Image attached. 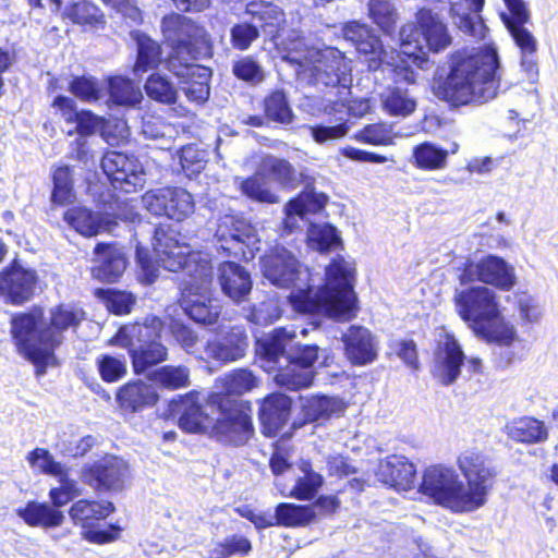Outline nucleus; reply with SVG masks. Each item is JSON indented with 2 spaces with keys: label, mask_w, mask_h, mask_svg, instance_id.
Wrapping results in <instances>:
<instances>
[{
  "label": "nucleus",
  "mask_w": 558,
  "mask_h": 558,
  "mask_svg": "<svg viewBox=\"0 0 558 558\" xmlns=\"http://www.w3.org/2000/svg\"><path fill=\"white\" fill-rule=\"evenodd\" d=\"M208 153L196 144H189L178 151L181 171L189 179L197 177L206 167Z\"/></svg>",
  "instance_id": "nucleus-57"
},
{
  "label": "nucleus",
  "mask_w": 558,
  "mask_h": 558,
  "mask_svg": "<svg viewBox=\"0 0 558 558\" xmlns=\"http://www.w3.org/2000/svg\"><path fill=\"white\" fill-rule=\"evenodd\" d=\"M354 284V268L337 255L325 268L324 286L293 289L288 299L295 312L313 316L314 329H317L322 326L320 319L349 322L355 317L359 307Z\"/></svg>",
  "instance_id": "nucleus-3"
},
{
  "label": "nucleus",
  "mask_w": 558,
  "mask_h": 558,
  "mask_svg": "<svg viewBox=\"0 0 558 558\" xmlns=\"http://www.w3.org/2000/svg\"><path fill=\"white\" fill-rule=\"evenodd\" d=\"M158 398L156 390L141 380L129 383L117 392V401L120 407L131 412H137L154 405Z\"/></svg>",
  "instance_id": "nucleus-42"
},
{
  "label": "nucleus",
  "mask_w": 558,
  "mask_h": 558,
  "mask_svg": "<svg viewBox=\"0 0 558 558\" xmlns=\"http://www.w3.org/2000/svg\"><path fill=\"white\" fill-rule=\"evenodd\" d=\"M177 69H167L180 80V89L187 100L197 105L205 104L210 95L211 70L208 66L187 62Z\"/></svg>",
  "instance_id": "nucleus-26"
},
{
  "label": "nucleus",
  "mask_w": 558,
  "mask_h": 558,
  "mask_svg": "<svg viewBox=\"0 0 558 558\" xmlns=\"http://www.w3.org/2000/svg\"><path fill=\"white\" fill-rule=\"evenodd\" d=\"M66 90L72 98L88 105L97 104L106 96L105 83L89 73L71 75Z\"/></svg>",
  "instance_id": "nucleus-45"
},
{
  "label": "nucleus",
  "mask_w": 558,
  "mask_h": 558,
  "mask_svg": "<svg viewBox=\"0 0 558 558\" xmlns=\"http://www.w3.org/2000/svg\"><path fill=\"white\" fill-rule=\"evenodd\" d=\"M376 477L385 486L409 490L414 485L416 468L407 457L391 454L380 460Z\"/></svg>",
  "instance_id": "nucleus-31"
},
{
  "label": "nucleus",
  "mask_w": 558,
  "mask_h": 558,
  "mask_svg": "<svg viewBox=\"0 0 558 558\" xmlns=\"http://www.w3.org/2000/svg\"><path fill=\"white\" fill-rule=\"evenodd\" d=\"M142 203L151 215L166 217L178 223L184 222L195 210L193 195L179 186L150 190L142 196Z\"/></svg>",
  "instance_id": "nucleus-16"
},
{
  "label": "nucleus",
  "mask_w": 558,
  "mask_h": 558,
  "mask_svg": "<svg viewBox=\"0 0 558 558\" xmlns=\"http://www.w3.org/2000/svg\"><path fill=\"white\" fill-rule=\"evenodd\" d=\"M465 360L459 341L453 335L447 333L435 351L432 374L440 385L450 386L460 377Z\"/></svg>",
  "instance_id": "nucleus-23"
},
{
  "label": "nucleus",
  "mask_w": 558,
  "mask_h": 558,
  "mask_svg": "<svg viewBox=\"0 0 558 558\" xmlns=\"http://www.w3.org/2000/svg\"><path fill=\"white\" fill-rule=\"evenodd\" d=\"M51 107L68 124H75V132L78 136L94 135L102 124V118L89 109H80L77 102L71 96L58 94L53 97Z\"/></svg>",
  "instance_id": "nucleus-28"
},
{
  "label": "nucleus",
  "mask_w": 558,
  "mask_h": 558,
  "mask_svg": "<svg viewBox=\"0 0 558 558\" xmlns=\"http://www.w3.org/2000/svg\"><path fill=\"white\" fill-rule=\"evenodd\" d=\"M344 355L354 366L372 364L378 357V349L373 333L363 326L352 325L341 332Z\"/></svg>",
  "instance_id": "nucleus-27"
},
{
  "label": "nucleus",
  "mask_w": 558,
  "mask_h": 558,
  "mask_svg": "<svg viewBox=\"0 0 558 558\" xmlns=\"http://www.w3.org/2000/svg\"><path fill=\"white\" fill-rule=\"evenodd\" d=\"M223 389L229 395L241 396L257 386V378L247 368H238L225 376Z\"/></svg>",
  "instance_id": "nucleus-64"
},
{
  "label": "nucleus",
  "mask_w": 558,
  "mask_h": 558,
  "mask_svg": "<svg viewBox=\"0 0 558 558\" xmlns=\"http://www.w3.org/2000/svg\"><path fill=\"white\" fill-rule=\"evenodd\" d=\"M529 22H510L505 24L514 45L520 51V66L530 80L538 76L537 48L538 43L531 31L525 27Z\"/></svg>",
  "instance_id": "nucleus-34"
},
{
  "label": "nucleus",
  "mask_w": 558,
  "mask_h": 558,
  "mask_svg": "<svg viewBox=\"0 0 558 558\" xmlns=\"http://www.w3.org/2000/svg\"><path fill=\"white\" fill-rule=\"evenodd\" d=\"M504 432L514 442L538 445L548 439L549 433L544 421L534 416H520L506 423Z\"/></svg>",
  "instance_id": "nucleus-36"
},
{
  "label": "nucleus",
  "mask_w": 558,
  "mask_h": 558,
  "mask_svg": "<svg viewBox=\"0 0 558 558\" xmlns=\"http://www.w3.org/2000/svg\"><path fill=\"white\" fill-rule=\"evenodd\" d=\"M100 167L114 190L133 193L145 182L143 165L133 154L108 150L101 157Z\"/></svg>",
  "instance_id": "nucleus-18"
},
{
  "label": "nucleus",
  "mask_w": 558,
  "mask_h": 558,
  "mask_svg": "<svg viewBox=\"0 0 558 558\" xmlns=\"http://www.w3.org/2000/svg\"><path fill=\"white\" fill-rule=\"evenodd\" d=\"M195 235V230H184L182 226L154 228L151 245L161 266L168 271L183 274L184 280L199 276L207 277L214 270L211 262L199 251L192 250L187 242Z\"/></svg>",
  "instance_id": "nucleus-9"
},
{
  "label": "nucleus",
  "mask_w": 558,
  "mask_h": 558,
  "mask_svg": "<svg viewBox=\"0 0 558 558\" xmlns=\"http://www.w3.org/2000/svg\"><path fill=\"white\" fill-rule=\"evenodd\" d=\"M241 193L247 198L265 204H274L277 196L270 191L266 178L258 170L239 183Z\"/></svg>",
  "instance_id": "nucleus-58"
},
{
  "label": "nucleus",
  "mask_w": 558,
  "mask_h": 558,
  "mask_svg": "<svg viewBox=\"0 0 558 558\" xmlns=\"http://www.w3.org/2000/svg\"><path fill=\"white\" fill-rule=\"evenodd\" d=\"M75 198L73 168L62 165L52 173V191L50 201L53 205L63 206Z\"/></svg>",
  "instance_id": "nucleus-52"
},
{
  "label": "nucleus",
  "mask_w": 558,
  "mask_h": 558,
  "mask_svg": "<svg viewBox=\"0 0 558 558\" xmlns=\"http://www.w3.org/2000/svg\"><path fill=\"white\" fill-rule=\"evenodd\" d=\"M248 348V337L242 326H233L206 343V354L221 363L240 360Z\"/></svg>",
  "instance_id": "nucleus-30"
},
{
  "label": "nucleus",
  "mask_w": 558,
  "mask_h": 558,
  "mask_svg": "<svg viewBox=\"0 0 558 558\" xmlns=\"http://www.w3.org/2000/svg\"><path fill=\"white\" fill-rule=\"evenodd\" d=\"M282 60L294 66L296 78L301 84L315 87L325 94L324 98L305 97L302 106L311 107L312 114L348 100L352 87V69L340 50L327 48L315 60H308L299 53L287 52Z\"/></svg>",
  "instance_id": "nucleus-4"
},
{
  "label": "nucleus",
  "mask_w": 558,
  "mask_h": 558,
  "mask_svg": "<svg viewBox=\"0 0 558 558\" xmlns=\"http://www.w3.org/2000/svg\"><path fill=\"white\" fill-rule=\"evenodd\" d=\"M94 254L97 264L92 268L93 277L108 283L118 281L128 265L124 252L116 244L98 243Z\"/></svg>",
  "instance_id": "nucleus-32"
},
{
  "label": "nucleus",
  "mask_w": 558,
  "mask_h": 558,
  "mask_svg": "<svg viewBox=\"0 0 558 558\" xmlns=\"http://www.w3.org/2000/svg\"><path fill=\"white\" fill-rule=\"evenodd\" d=\"M258 171L266 178L269 177L284 186L293 185L295 170L292 165L282 158L268 155L263 158Z\"/></svg>",
  "instance_id": "nucleus-60"
},
{
  "label": "nucleus",
  "mask_w": 558,
  "mask_h": 558,
  "mask_svg": "<svg viewBox=\"0 0 558 558\" xmlns=\"http://www.w3.org/2000/svg\"><path fill=\"white\" fill-rule=\"evenodd\" d=\"M343 37L351 41L360 54L364 56V62L376 59L384 52V45L375 32L357 21H351L343 26Z\"/></svg>",
  "instance_id": "nucleus-38"
},
{
  "label": "nucleus",
  "mask_w": 558,
  "mask_h": 558,
  "mask_svg": "<svg viewBox=\"0 0 558 558\" xmlns=\"http://www.w3.org/2000/svg\"><path fill=\"white\" fill-rule=\"evenodd\" d=\"M263 113L275 128L287 129L295 121L289 94L283 88L269 90L260 102Z\"/></svg>",
  "instance_id": "nucleus-40"
},
{
  "label": "nucleus",
  "mask_w": 558,
  "mask_h": 558,
  "mask_svg": "<svg viewBox=\"0 0 558 558\" xmlns=\"http://www.w3.org/2000/svg\"><path fill=\"white\" fill-rule=\"evenodd\" d=\"M135 263L137 280L144 286L153 284L159 276V258L155 260L148 247L135 239Z\"/></svg>",
  "instance_id": "nucleus-61"
},
{
  "label": "nucleus",
  "mask_w": 558,
  "mask_h": 558,
  "mask_svg": "<svg viewBox=\"0 0 558 558\" xmlns=\"http://www.w3.org/2000/svg\"><path fill=\"white\" fill-rule=\"evenodd\" d=\"M63 220L77 233L90 238L104 231H111L113 219L108 214L97 213L86 207L74 206L66 209Z\"/></svg>",
  "instance_id": "nucleus-35"
},
{
  "label": "nucleus",
  "mask_w": 558,
  "mask_h": 558,
  "mask_svg": "<svg viewBox=\"0 0 558 558\" xmlns=\"http://www.w3.org/2000/svg\"><path fill=\"white\" fill-rule=\"evenodd\" d=\"M272 526L299 527L306 526L317 518L316 510L310 505L280 502L276 506Z\"/></svg>",
  "instance_id": "nucleus-44"
},
{
  "label": "nucleus",
  "mask_w": 558,
  "mask_h": 558,
  "mask_svg": "<svg viewBox=\"0 0 558 558\" xmlns=\"http://www.w3.org/2000/svg\"><path fill=\"white\" fill-rule=\"evenodd\" d=\"M292 405V398L282 392L269 393L263 399L258 420L265 437L274 438L282 432L290 420Z\"/></svg>",
  "instance_id": "nucleus-24"
},
{
  "label": "nucleus",
  "mask_w": 558,
  "mask_h": 558,
  "mask_svg": "<svg viewBox=\"0 0 558 558\" xmlns=\"http://www.w3.org/2000/svg\"><path fill=\"white\" fill-rule=\"evenodd\" d=\"M218 282L222 293L235 303L246 300L253 287L250 271L233 260L219 264Z\"/></svg>",
  "instance_id": "nucleus-33"
},
{
  "label": "nucleus",
  "mask_w": 558,
  "mask_h": 558,
  "mask_svg": "<svg viewBox=\"0 0 558 558\" xmlns=\"http://www.w3.org/2000/svg\"><path fill=\"white\" fill-rule=\"evenodd\" d=\"M459 281L462 286L480 281L501 291H510L517 282V277L513 266L505 258L488 254L478 262L465 263L459 275Z\"/></svg>",
  "instance_id": "nucleus-17"
},
{
  "label": "nucleus",
  "mask_w": 558,
  "mask_h": 558,
  "mask_svg": "<svg viewBox=\"0 0 558 558\" xmlns=\"http://www.w3.org/2000/svg\"><path fill=\"white\" fill-rule=\"evenodd\" d=\"M328 202V196L323 192H316L306 186L299 195L286 205V213L290 216L304 217L308 214L322 211Z\"/></svg>",
  "instance_id": "nucleus-50"
},
{
  "label": "nucleus",
  "mask_w": 558,
  "mask_h": 558,
  "mask_svg": "<svg viewBox=\"0 0 558 558\" xmlns=\"http://www.w3.org/2000/svg\"><path fill=\"white\" fill-rule=\"evenodd\" d=\"M144 89L150 99L166 105L175 104L179 97V90L173 82L158 72L147 77Z\"/></svg>",
  "instance_id": "nucleus-53"
},
{
  "label": "nucleus",
  "mask_w": 558,
  "mask_h": 558,
  "mask_svg": "<svg viewBox=\"0 0 558 558\" xmlns=\"http://www.w3.org/2000/svg\"><path fill=\"white\" fill-rule=\"evenodd\" d=\"M37 280L34 269L14 260L0 272V295L11 305H22L33 296Z\"/></svg>",
  "instance_id": "nucleus-22"
},
{
  "label": "nucleus",
  "mask_w": 558,
  "mask_h": 558,
  "mask_svg": "<svg viewBox=\"0 0 558 558\" xmlns=\"http://www.w3.org/2000/svg\"><path fill=\"white\" fill-rule=\"evenodd\" d=\"M108 104L122 107H135L142 100V94L121 76H109L106 80Z\"/></svg>",
  "instance_id": "nucleus-51"
},
{
  "label": "nucleus",
  "mask_w": 558,
  "mask_h": 558,
  "mask_svg": "<svg viewBox=\"0 0 558 558\" xmlns=\"http://www.w3.org/2000/svg\"><path fill=\"white\" fill-rule=\"evenodd\" d=\"M263 276L278 288H294L302 264L290 250L275 245L259 257Z\"/></svg>",
  "instance_id": "nucleus-20"
},
{
  "label": "nucleus",
  "mask_w": 558,
  "mask_h": 558,
  "mask_svg": "<svg viewBox=\"0 0 558 558\" xmlns=\"http://www.w3.org/2000/svg\"><path fill=\"white\" fill-rule=\"evenodd\" d=\"M293 337L286 328H276L256 339L255 352L266 372H276L274 379L280 387L298 391L313 384L312 367L319 360L320 349L317 344L298 343L293 352H288Z\"/></svg>",
  "instance_id": "nucleus-5"
},
{
  "label": "nucleus",
  "mask_w": 558,
  "mask_h": 558,
  "mask_svg": "<svg viewBox=\"0 0 558 558\" xmlns=\"http://www.w3.org/2000/svg\"><path fill=\"white\" fill-rule=\"evenodd\" d=\"M401 52L422 70H427L428 52H439L452 41L447 24L428 8L416 13V24L400 29Z\"/></svg>",
  "instance_id": "nucleus-11"
},
{
  "label": "nucleus",
  "mask_w": 558,
  "mask_h": 558,
  "mask_svg": "<svg viewBox=\"0 0 558 558\" xmlns=\"http://www.w3.org/2000/svg\"><path fill=\"white\" fill-rule=\"evenodd\" d=\"M60 12L63 20L74 25L98 27L105 24V14L92 0H70Z\"/></svg>",
  "instance_id": "nucleus-43"
},
{
  "label": "nucleus",
  "mask_w": 558,
  "mask_h": 558,
  "mask_svg": "<svg viewBox=\"0 0 558 558\" xmlns=\"http://www.w3.org/2000/svg\"><path fill=\"white\" fill-rule=\"evenodd\" d=\"M234 77L248 86H258L266 80V71L253 56H242L232 62Z\"/></svg>",
  "instance_id": "nucleus-55"
},
{
  "label": "nucleus",
  "mask_w": 558,
  "mask_h": 558,
  "mask_svg": "<svg viewBox=\"0 0 558 558\" xmlns=\"http://www.w3.org/2000/svg\"><path fill=\"white\" fill-rule=\"evenodd\" d=\"M83 525L82 536L93 544H107L119 538L122 529L117 523L87 522Z\"/></svg>",
  "instance_id": "nucleus-63"
},
{
  "label": "nucleus",
  "mask_w": 558,
  "mask_h": 558,
  "mask_svg": "<svg viewBox=\"0 0 558 558\" xmlns=\"http://www.w3.org/2000/svg\"><path fill=\"white\" fill-rule=\"evenodd\" d=\"M213 279L214 270L207 277L199 276L192 280H184L180 287L179 302L183 313L202 326L216 324L221 314L220 300L211 295Z\"/></svg>",
  "instance_id": "nucleus-15"
},
{
  "label": "nucleus",
  "mask_w": 558,
  "mask_h": 558,
  "mask_svg": "<svg viewBox=\"0 0 558 558\" xmlns=\"http://www.w3.org/2000/svg\"><path fill=\"white\" fill-rule=\"evenodd\" d=\"M161 32L171 52L166 60V69L209 59L213 56V43L203 26L179 13L165 15Z\"/></svg>",
  "instance_id": "nucleus-10"
},
{
  "label": "nucleus",
  "mask_w": 558,
  "mask_h": 558,
  "mask_svg": "<svg viewBox=\"0 0 558 558\" xmlns=\"http://www.w3.org/2000/svg\"><path fill=\"white\" fill-rule=\"evenodd\" d=\"M411 163L421 170H442L448 165V151L434 142H423L412 148Z\"/></svg>",
  "instance_id": "nucleus-46"
},
{
  "label": "nucleus",
  "mask_w": 558,
  "mask_h": 558,
  "mask_svg": "<svg viewBox=\"0 0 558 558\" xmlns=\"http://www.w3.org/2000/svg\"><path fill=\"white\" fill-rule=\"evenodd\" d=\"M250 21H241L230 27V44L233 49L247 50L260 34L269 38L277 37L279 26L283 21V11L276 4L267 1H252L246 5Z\"/></svg>",
  "instance_id": "nucleus-14"
},
{
  "label": "nucleus",
  "mask_w": 558,
  "mask_h": 558,
  "mask_svg": "<svg viewBox=\"0 0 558 558\" xmlns=\"http://www.w3.org/2000/svg\"><path fill=\"white\" fill-rule=\"evenodd\" d=\"M170 411L179 414V427L190 434H205L210 430L226 445L240 447L245 445L253 434L252 418L239 409L222 411L219 417L208 415L202 405L189 398L179 396L169 403Z\"/></svg>",
  "instance_id": "nucleus-7"
},
{
  "label": "nucleus",
  "mask_w": 558,
  "mask_h": 558,
  "mask_svg": "<svg viewBox=\"0 0 558 558\" xmlns=\"http://www.w3.org/2000/svg\"><path fill=\"white\" fill-rule=\"evenodd\" d=\"M343 37L351 41L360 54L364 56V62L376 59L384 52V45L375 32L357 21H351L343 26Z\"/></svg>",
  "instance_id": "nucleus-39"
},
{
  "label": "nucleus",
  "mask_w": 558,
  "mask_h": 558,
  "mask_svg": "<svg viewBox=\"0 0 558 558\" xmlns=\"http://www.w3.org/2000/svg\"><path fill=\"white\" fill-rule=\"evenodd\" d=\"M344 410L345 404L338 397L318 393L305 398L301 405L303 420L293 421L290 428L282 433L281 438L283 440H289L293 437L294 432L303 427L305 424L327 421L333 415H340Z\"/></svg>",
  "instance_id": "nucleus-25"
},
{
  "label": "nucleus",
  "mask_w": 558,
  "mask_h": 558,
  "mask_svg": "<svg viewBox=\"0 0 558 558\" xmlns=\"http://www.w3.org/2000/svg\"><path fill=\"white\" fill-rule=\"evenodd\" d=\"M454 305L461 319L482 340L509 347L517 339L515 329L505 322L497 295L489 288L472 286L457 291Z\"/></svg>",
  "instance_id": "nucleus-6"
},
{
  "label": "nucleus",
  "mask_w": 558,
  "mask_h": 558,
  "mask_svg": "<svg viewBox=\"0 0 558 558\" xmlns=\"http://www.w3.org/2000/svg\"><path fill=\"white\" fill-rule=\"evenodd\" d=\"M165 328L162 318L147 315L142 322L119 327L109 342L126 349L134 373L143 375L168 359V349L162 343Z\"/></svg>",
  "instance_id": "nucleus-8"
},
{
  "label": "nucleus",
  "mask_w": 558,
  "mask_h": 558,
  "mask_svg": "<svg viewBox=\"0 0 558 558\" xmlns=\"http://www.w3.org/2000/svg\"><path fill=\"white\" fill-rule=\"evenodd\" d=\"M96 366L100 378L106 383H117L126 374V359L123 354H100L96 359Z\"/></svg>",
  "instance_id": "nucleus-62"
},
{
  "label": "nucleus",
  "mask_w": 558,
  "mask_h": 558,
  "mask_svg": "<svg viewBox=\"0 0 558 558\" xmlns=\"http://www.w3.org/2000/svg\"><path fill=\"white\" fill-rule=\"evenodd\" d=\"M307 244L315 251L328 253L342 244L338 229L331 223L312 226L307 233Z\"/></svg>",
  "instance_id": "nucleus-56"
},
{
  "label": "nucleus",
  "mask_w": 558,
  "mask_h": 558,
  "mask_svg": "<svg viewBox=\"0 0 558 558\" xmlns=\"http://www.w3.org/2000/svg\"><path fill=\"white\" fill-rule=\"evenodd\" d=\"M16 515L31 527L54 529L62 525L64 514L48 501L29 500L15 509Z\"/></svg>",
  "instance_id": "nucleus-37"
},
{
  "label": "nucleus",
  "mask_w": 558,
  "mask_h": 558,
  "mask_svg": "<svg viewBox=\"0 0 558 558\" xmlns=\"http://www.w3.org/2000/svg\"><path fill=\"white\" fill-rule=\"evenodd\" d=\"M259 242L255 226L243 214L218 217L211 243L219 255L250 262L260 251Z\"/></svg>",
  "instance_id": "nucleus-13"
},
{
  "label": "nucleus",
  "mask_w": 558,
  "mask_h": 558,
  "mask_svg": "<svg viewBox=\"0 0 558 558\" xmlns=\"http://www.w3.org/2000/svg\"><path fill=\"white\" fill-rule=\"evenodd\" d=\"M49 314L47 323L43 307L34 306L28 312L14 314L11 325L22 328L27 324L32 326L27 328L28 333L59 348L64 340L63 332L70 328L76 329L85 319L84 310L74 304H58L50 308Z\"/></svg>",
  "instance_id": "nucleus-12"
},
{
  "label": "nucleus",
  "mask_w": 558,
  "mask_h": 558,
  "mask_svg": "<svg viewBox=\"0 0 558 558\" xmlns=\"http://www.w3.org/2000/svg\"><path fill=\"white\" fill-rule=\"evenodd\" d=\"M130 36L136 46L135 70L147 72L157 69L162 62L161 45L140 29L131 31Z\"/></svg>",
  "instance_id": "nucleus-41"
},
{
  "label": "nucleus",
  "mask_w": 558,
  "mask_h": 558,
  "mask_svg": "<svg viewBox=\"0 0 558 558\" xmlns=\"http://www.w3.org/2000/svg\"><path fill=\"white\" fill-rule=\"evenodd\" d=\"M499 68V54L494 46L456 50L450 57L449 71H435L433 93L451 108L487 101L496 96Z\"/></svg>",
  "instance_id": "nucleus-1"
},
{
  "label": "nucleus",
  "mask_w": 558,
  "mask_h": 558,
  "mask_svg": "<svg viewBox=\"0 0 558 558\" xmlns=\"http://www.w3.org/2000/svg\"><path fill=\"white\" fill-rule=\"evenodd\" d=\"M29 325H22V328H14L11 325V336L17 353L35 367V376L41 378L47 374L49 367L59 365L56 350L58 347L41 340L27 332Z\"/></svg>",
  "instance_id": "nucleus-21"
},
{
  "label": "nucleus",
  "mask_w": 558,
  "mask_h": 558,
  "mask_svg": "<svg viewBox=\"0 0 558 558\" xmlns=\"http://www.w3.org/2000/svg\"><path fill=\"white\" fill-rule=\"evenodd\" d=\"M129 474L128 463L116 456L85 463L80 472L83 484L97 492H121Z\"/></svg>",
  "instance_id": "nucleus-19"
},
{
  "label": "nucleus",
  "mask_w": 558,
  "mask_h": 558,
  "mask_svg": "<svg viewBox=\"0 0 558 558\" xmlns=\"http://www.w3.org/2000/svg\"><path fill=\"white\" fill-rule=\"evenodd\" d=\"M116 510L112 501H95L80 499L75 501L69 511L74 524L86 525L87 522H98L106 519Z\"/></svg>",
  "instance_id": "nucleus-48"
},
{
  "label": "nucleus",
  "mask_w": 558,
  "mask_h": 558,
  "mask_svg": "<svg viewBox=\"0 0 558 558\" xmlns=\"http://www.w3.org/2000/svg\"><path fill=\"white\" fill-rule=\"evenodd\" d=\"M368 15L384 34H395L397 10L390 0H369Z\"/></svg>",
  "instance_id": "nucleus-59"
},
{
  "label": "nucleus",
  "mask_w": 558,
  "mask_h": 558,
  "mask_svg": "<svg viewBox=\"0 0 558 558\" xmlns=\"http://www.w3.org/2000/svg\"><path fill=\"white\" fill-rule=\"evenodd\" d=\"M149 378L162 388H186L190 386V369L184 365H165L151 371Z\"/></svg>",
  "instance_id": "nucleus-54"
},
{
  "label": "nucleus",
  "mask_w": 558,
  "mask_h": 558,
  "mask_svg": "<svg viewBox=\"0 0 558 558\" xmlns=\"http://www.w3.org/2000/svg\"><path fill=\"white\" fill-rule=\"evenodd\" d=\"M484 5L485 0H456L451 1L449 14L453 24L465 35L484 39L488 31L481 14Z\"/></svg>",
  "instance_id": "nucleus-29"
},
{
  "label": "nucleus",
  "mask_w": 558,
  "mask_h": 558,
  "mask_svg": "<svg viewBox=\"0 0 558 558\" xmlns=\"http://www.w3.org/2000/svg\"><path fill=\"white\" fill-rule=\"evenodd\" d=\"M367 68L373 73H381L384 76L388 75L396 83H414L416 73L412 66L405 60L395 61L393 57H390L384 50L381 56L376 59L367 60Z\"/></svg>",
  "instance_id": "nucleus-47"
},
{
  "label": "nucleus",
  "mask_w": 558,
  "mask_h": 558,
  "mask_svg": "<svg viewBox=\"0 0 558 558\" xmlns=\"http://www.w3.org/2000/svg\"><path fill=\"white\" fill-rule=\"evenodd\" d=\"M383 110L390 117L407 118L416 107V98L408 89L395 86L381 95Z\"/></svg>",
  "instance_id": "nucleus-49"
},
{
  "label": "nucleus",
  "mask_w": 558,
  "mask_h": 558,
  "mask_svg": "<svg viewBox=\"0 0 558 558\" xmlns=\"http://www.w3.org/2000/svg\"><path fill=\"white\" fill-rule=\"evenodd\" d=\"M458 465L468 486L453 469L433 465L423 473L418 492L454 513L475 511L486 504L497 472L483 454L475 451L462 452Z\"/></svg>",
  "instance_id": "nucleus-2"
}]
</instances>
